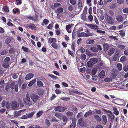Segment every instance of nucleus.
<instances>
[{
	"label": "nucleus",
	"instance_id": "obj_63",
	"mask_svg": "<svg viewBox=\"0 0 128 128\" xmlns=\"http://www.w3.org/2000/svg\"><path fill=\"white\" fill-rule=\"evenodd\" d=\"M68 10L70 11H72L73 10V6L72 5H70L69 6L68 8Z\"/></svg>",
	"mask_w": 128,
	"mask_h": 128
},
{
	"label": "nucleus",
	"instance_id": "obj_14",
	"mask_svg": "<svg viewBox=\"0 0 128 128\" xmlns=\"http://www.w3.org/2000/svg\"><path fill=\"white\" fill-rule=\"evenodd\" d=\"M105 76V72L104 71H102L99 74L98 76L101 78H103Z\"/></svg>",
	"mask_w": 128,
	"mask_h": 128
},
{
	"label": "nucleus",
	"instance_id": "obj_22",
	"mask_svg": "<svg viewBox=\"0 0 128 128\" xmlns=\"http://www.w3.org/2000/svg\"><path fill=\"white\" fill-rule=\"evenodd\" d=\"M36 82V80L35 79L32 80L28 84V86L29 87L31 86L32 85H33Z\"/></svg>",
	"mask_w": 128,
	"mask_h": 128
},
{
	"label": "nucleus",
	"instance_id": "obj_8",
	"mask_svg": "<svg viewBox=\"0 0 128 128\" xmlns=\"http://www.w3.org/2000/svg\"><path fill=\"white\" fill-rule=\"evenodd\" d=\"M34 76V74L32 73H30L27 75L26 77V80H28L32 78Z\"/></svg>",
	"mask_w": 128,
	"mask_h": 128
},
{
	"label": "nucleus",
	"instance_id": "obj_6",
	"mask_svg": "<svg viewBox=\"0 0 128 128\" xmlns=\"http://www.w3.org/2000/svg\"><path fill=\"white\" fill-rule=\"evenodd\" d=\"M54 110L56 111L62 112H64L65 110L64 107L61 106H59L55 108Z\"/></svg>",
	"mask_w": 128,
	"mask_h": 128
},
{
	"label": "nucleus",
	"instance_id": "obj_29",
	"mask_svg": "<svg viewBox=\"0 0 128 128\" xmlns=\"http://www.w3.org/2000/svg\"><path fill=\"white\" fill-rule=\"evenodd\" d=\"M16 50V49L14 48H12L9 50V53L10 54H14Z\"/></svg>",
	"mask_w": 128,
	"mask_h": 128
},
{
	"label": "nucleus",
	"instance_id": "obj_53",
	"mask_svg": "<svg viewBox=\"0 0 128 128\" xmlns=\"http://www.w3.org/2000/svg\"><path fill=\"white\" fill-rule=\"evenodd\" d=\"M81 57L82 59L83 60H85L86 58V56L84 54H82L81 55Z\"/></svg>",
	"mask_w": 128,
	"mask_h": 128
},
{
	"label": "nucleus",
	"instance_id": "obj_46",
	"mask_svg": "<svg viewBox=\"0 0 128 128\" xmlns=\"http://www.w3.org/2000/svg\"><path fill=\"white\" fill-rule=\"evenodd\" d=\"M86 54L87 55L89 56H92V54L91 53H90L89 50H86Z\"/></svg>",
	"mask_w": 128,
	"mask_h": 128
},
{
	"label": "nucleus",
	"instance_id": "obj_3",
	"mask_svg": "<svg viewBox=\"0 0 128 128\" xmlns=\"http://www.w3.org/2000/svg\"><path fill=\"white\" fill-rule=\"evenodd\" d=\"M12 109L14 110L17 108L19 107L18 104L16 101H13L11 105Z\"/></svg>",
	"mask_w": 128,
	"mask_h": 128
},
{
	"label": "nucleus",
	"instance_id": "obj_18",
	"mask_svg": "<svg viewBox=\"0 0 128 128\" xmlns=\"http://www.w3.org/2000/svg\"><path fill=\"white\" fill-rule=\"evenodd\" d=\"M35 113L36 111H34L32 112L29 114H27L28 118H32L33 117L34 114Z\"/></svg>",
	"mask_w": 128,
	"mask_h": 128
},
{
	"label": "nucleus",
	"instance_id": "obj_1",
	"mask_svg": "<svg viewBox=\"0 0 128 128\" xmlns=\"http://www.w3.org/2000/svg\"><path fill=\"white\" fill-rule=\"evenodd\" d=\"M24 103L26 105L30 106L32 105V102L31 101L29 94H27L26 98L24 99L23 100Z\"/></svg>",
	"mask_w": 128,
	"mask_h": 128
},
{
	"label": "nucleus",
	"instance_id": "obj_52",
	"mask_svg": "<svg viewBox=\"0 0 128 128\" xmlns=\"http://www.w3.org/2000/svg\"><path fill=\"white\" fill-rule=\"evenodd\" d=\"M10 60V58L7 57L5 58L4 60V62L6 63H9V62Z\"/></svg>",
	"mask_w": 128,
	"mask_h": 128
},
{
	"label": "nucleus",
	"instance_id": "obj_25",
	"mask_svg": "<svg viewBox=\"0 0 128 128\" xmlns=\"http://www.w3.org/2000/svg\"><path fill=\"white\" fill-rule=\"evenodd\" d=\"M94 118L98 122H100L101 121V118L98 115H95L94 116Z\"/></svg>",
	"mask_w": 128,
	"mask_h": 128
},
{
	"label": "nucleus",
	"instance_id": "obj_58",
	"mask_svg": "<svg viewBox=\"0 0 128 128\" xmlns=\"http://www.w3.org/2000/svg\"><path fill=\"white\" fill-rule=\"evenodd\" d=\"M66 114L68 116H70L73 115V112H68L66 113Z\"/></svg>",
	"mask_w": 128,
	"mask_h": 128
},
{
	"label": "nucleus",
	"instance_id": "obj_40",
	"mask_svg": "<svg viewBox=\"0 0 128 128\" xmlns=\"http://www.w3.org/2000/svg\"><path fill=\"white\" fill-rule=\"evenodd\" d=\"M8 53V51L6 50H4L2 51L1 54L2 56L5 55H6Z\"/></svg>",
	"mask_w": 128,
	"mask_h": 128
},
{
	"label": "nucleus",
	"instance_id": "obj_51",
	"mask_svg": "<svg viewBox=\"0 0 128 128\" xmlns=\"http://www.w3.org/2000/svg\"><path fill=\"white\" fill-rule=\"evenodd\" d=\"M126 59V57L125 56H123L120 59V61L122 62H125Z\"/></svg>",
	"mask_w": 128,
	"mask_h": 128
},
{
	"label": "nucleus",
	"instance_id": "obj_37",
	"mask_svg": "<svg viewBox=\"0 0 128 128\" xmlns=\"http://www.w3.org/2000/svg\"><path fill=\"white\" fill-rule=\"evenodd\" d=\"M112 79L111 78H105L104 79V81L106 82H109L112 81Z\"/></svg>",
	"mask_w": 128,
	"mask_h": 128
},
{
	"label": "nucleus",
	"instance_id": "obj_48",
	"mask_svg": "<svg viewBox=\"0 0 128 128\" xmlns=\"http://www.w3.org/2000/svg\"><path fill=\"white\" fill-rule=\"evenodd\" d=\"M38 16L36 14H35V17L32 18V20L34 21H37L38 20Z\"/></svg>",
	"mask_w": 128,
	"mask_h": 128
},
{
	"label": "nucleus",
	"instance_id": "obj_49",
	"mask_svg": "<svg viewBox=\"0 0 128 128\" xmlns=\"http://www.w3.org/2000/svg\"><path fill=\"white\" fill-rule=\"evenodd\" d=\"M3 9L6 12H8L9 11V10L8 8L6 6H4L3 7Z\"/></svg>",
	"mask_w": 128,
	"mask_h": 128
},
{
	"label": "nucleus",
	"instance_id": "obj_31",
	"mask_svg": "<svg viewBox=\"0 0 128 128\" xmlns=\"http://www.w3.org/2000/svg\"><path fill=\"white\" fill-rule=\"evenodd\" d=\"M43 112L42 111H39L36 114V116L37 118H39L41 116Z\"/></svg>",
	"mask_w": 128,
	"mask_h": 128
},
{
	"label": "nucleus",
	"instance_id": "obj_27",
	"mask_svg": "<svg viewBox=\"0 0 128 128\" xmlns=\"http://www.w3.org/2000/svg\"><path fill=\"white\" fill-rule=\"evenodd\" d=\"M62 119L63 121L64 122H66L64 124H66L68 120V118L66 116H63L62 117Z\"/></svg>",
	"mask_w": 128,
	"mask_h": 128
},
{
	"label": "nucleus",
	"instance_id": "obj_11",
	"mask_svg": "<svg viewBox=\"0 0 128 128\" xmlns=\"http://www.w3.org/2000/svg\"><path fill=\"white\" fill-rule=\"evenodd\" d=\"M56 39L55 38H50L48 39V42L50 44L55 43L56 41Z\"/></svg>",
	"mask_w": 128,
	"mask_h": 128
},
{
	"label": "nucleus",
	"instance_id": "obj_26",
	"mask_svg": "<svg viewBox=\"0 0 128 128\" xmlns=\"http://www.w3.org/2000/svg\"><path fill=\"white\" fill-rule=\"evenodd\" d=\"M94 64L90 60V61L88 62L87 63V65L89 67L92 66H93Z\"/></svg>",
	"mask_w": 128,
	"mask_h": 128
},
{
	"label": "nucleus",
	"instance_id": "obj_47",
	"mask_svg": "<svg viewBox=\"0 0 128 128\" xmlns=\"http://www.w3.org/2000/svg\"><path fill=\"white\" fill-rule=\"evenodd\" d=\"M123 12L125 14L128 13V8H126L122 10Z\"/></svg>",
	"mask_w": 128,
	"mask_h": 128
},
{
	"label": "nucleus",
	"instance_id": "obj_50",
	"mask_svg": "<svg viewBox=\"0 0 128 128\" xmlns=\"http://www.w3.org/2000/svg\"><path fill=\"white\" fill-rule=\"evenodd\" d=\"M45 122L46 124L48 126H49L50 124V121L48 120H46Z\"/></svg>",
	"mask_w": 128,
	"mask_h": 128
},
{
	"label": "nucleus",
	"instance_id": "obj_41",
	"mask_svg": "<svg viewBox=\"0 0 128 128\" xmlns=\"http://www.w3.org/2000/svg\"><path fill=\"white\" fill-rule=\"evenodd\" d=\"M15 82H12L10 84V87L13 90L14 88V87L15 85Z\"/></svg>",
	"mask_w": 128,
	"mask_h": 128
},
{
	"label": "nucleus",
	"instance_id": "obj_60",
	"mask_svg": "<svg viewBox=\"0 0 128 128\" xmlns=\"http://www.w3.org/2000/svg\"><path fill=\"white\" fill-rule=\"evenodd\" d=\"M70 99V98L66 97L64 98H61L62 100L65 101H68Z\"/></svg>",
	"mask_w": 128,
	"mask_h": 128
},
{
	"label": "nucleus",
	"instance_id": "obj_62",
	"mask_svg": "<svg viewBox=\"0 0 128 128\" xmlns=\"http://www.w3.org/2000/svg\"><path fill=\"white\" fill-rule=\"evenodd\" d=\"M6 108L8 109L10 107V103L9 102H7L6 104Z\"/></svg>",
	"mask_w": 128,
	"mask_h": 128
},
{
	"label": "nucleus",
	"instance_id": "obj_36",
	"mask_svg": "<svg viewBox=\"0 0 128 128\" xmlns=\"http://www.w3.org/2000/svg\"><path fill=\"white\" fill-rule=\"evenodd\" d=\"M9 63H6L4 62V63L2 64V66L4 68H7L9 66Z\"/></svg>",
	"mask_w": 128,
	"mask_h": 128
},
{
	"label": "nucleus",
	"instance_id": "obj_7",
	"mask_svg": "<svg viewBox=\"0 0 128 128\" xmlns=\"http://www.w3.org/2000/svg\"><path fill=\"white\" fill-rule=\"evenodd\" d=\"M116 20L118 22H121L123 20V18L121 15H118L116 16Z\"/></svg>",
	"mask_w": 128,
	"mask_h": 128
},
{
	"label": "nucleus",
	"instance_id": "obj_20",
	"mask_svg": "<svg viewBox=\"0 0 128 128\" xmlns=\"http://www.w3.org/2000/svg\"><path fill=\"white\" fill-rule=\"evenodd\" d=\"M103 46L104 51L106 52L109 48V46L106 44L104 43L103 44Z\"/></svg>",
	"mask_w": 128,
	"mask_h": 128
},
{
	"label": "nucleus",
	"instance_id": "obj_57",
	"mask_svg": "<svg viewBox=\"0 0 128 128\" xmlns=\"http://www.w3.org/2000/svg\"><path fill=\"white\" fill-rule=\"evenodd\" d=\"M49 22L48 20L47 19H44L43 21V23L45 25H47Z\"/></svg>",
	"mask_w": 128,
	"mask_h": 128
},
{
	"label": "nucleus",
	"instance_id": "obj_64",
	"mask_svg": "<svg viewBox=\"0 0 128 128\" xmlns=\"http://www.w3.org/2000/svg\"><path fill=\"white\" fill-rule=\"evenodd\" d=\"M14 88H15V90L16 91V92H18V84L16 85L15 86Z\"/></svg>",
	"mask_w": 128,
	"mask_h": 128
},
{
	"label": "nucleus",
	"instance_id": "obj_17",
	"mask_svg": "<svg viewBox=\"0 0 128 128\" xmlns=\"http://www.w3.org/2000/svg\"><path fill=\"white\" fill-rule=\"evenodd\" d=\"M90 50L91 51L94 52H97L98 51V48L95 47H91Z\"/></svg>",
	"mask_w": 128,
	"mask_h": 128
},
{
	"label": "nucleus",
	"instance_id": "obj_13",
	"mask_svg": "<svg viewBox=\"0 0 128 128\" xmlns=\"http://www.w3.org/2000/svg\"><path fill=\"white\" fill-rule=\"evenodd\" d=\"M28 26L32 30H36L37 29V28L34 24H32L28 25Z\"/></svg>",
	"mask_w": 128,
	"mask_h": 128
},
{
	"label": "nucleus",
	"instance_id": "obj_39",
	"mask_svg": "<svg viewBox=\"0 0 128 128\" xmlns=\"http://www.w3.org/2000/svg\"><path fill=\"white\" fill-rule=\"evenodd\" d=\"M37 85L39 86H43L44 84L41 82L39 81L37 82Z\"/></svg>",
	"mask_w": 128,
	"mask_h": 128
},
{
	"label": "nucleus",
	"instance_id": "obj_2",
	"mask_svg": "<svg viewBox=\"0 0 128 128\" xmlns=\"http://www.w3.org/2000/svg\"><path fill=\"white\" fill-rule=\"evenodd\" d=\"M105 16L106 19L108 24H112L114 23V20L113 18L109 16V15L107 14H106Z\"/></svg>",
	"mask_w": 128,
	"mask_h": 128
},
{
	"label": "nucleus",
	"instance_id": "obj_24",
	"mask_svg": "<svg viewBox=\"0 0 128 128\" xmlns=\"http://www.w3.org/2000/svg\"><path fill=\"white\" fill-rule=\"evenodd\" d=\"M26 110H22L19 111L18 112H15V115L16 116H18L20 115V113L22 112H24Z\"/></svg>",
	"mask_w": 128,
	"mask_h": 128
},
{
	"label": "nucleus",
	"instance_id": "obj_5",
	"mask_svg": "<svg viewBox=\"0 0 128 128\" xmlns=\"http://www.w3.org/2000/svg\"><path fill=\"white\" fill-rule=\"evenodd\" d=\"M79 124L81 127L86 126V122L84 121L83 118L80 119L78 121Z\"/></svg>",
	"mask_w": 128,
	"mask_h": 128
},
{
	"label": "nucleus",
	"instance_id": "obj_33",
	"mask_svg": "<svg viewBox=\"0 0 128 128\" xmlns=\"http://www.w3.org/2000/svg\"><path fill=\"white\" fill-rule=\"evenodd\" d=\"M117 67L118 70L120 71H121L122 69V65L120 64H117Z\"/></svg>",
	"mask_w": 128,
	"mask_h": 128
},
{
	"label": "nucleus",
	"instance_id": "obj_32",
	"mask_svg": "<svg viewBox=\"0 0 128 128\" xmlns=\"http://www.w3.org/2000/svg\"><path fill=\"white\" fill-rule=\"evenodd\" d=\"M63 12V9L62 8H59L57 10L56 12L59 13H62Z\"/></svg>",
	"mask_w": 128,
	"mask_h": 128
},
{
	"label": "nucleus",
	"instance_id": "obj_28",
	"mask_svg": "<svg viewBox=\"0 0 128 128\" xmlns=\"http://www.w3.org/2000/svg\"><path fill=\"white\" fill-rule=\"evenodd\" d=\"M119 54H116L114 56L113 58V60L115 62L117 60L118 58Z\"/></svg>",
	"mask_w": 128,
	"mask_h": 128
},
{
	"label": "nucleus",
	"instance_id": "obj_16",
	"mask_svg": "<svg viewBox=\"0 0 128 128\" xmlns=\"http://www.w3.org/2000/svg\"><path fill=\"white\" fill-rule=\"evenodd\" d=\"M115 51V49L114 48H111L108 52V54L110 56H111L114 53Z\"/></svg>",
	"mask_w": 128,
	"mask_h": 128
},
{
	"label": "nucleus",
	"instance_id": "obj_56",
	"mask_svg": "<svg viewBox=\"0 0 128 128\" xmlns=\"http://www.w3.org/2000/svg\"><path fill=\"white\" fill-rule=\"evenodd\" d=\"M123 70L125 72L128 71V65H126L124 68Z\"/></svg>",
	"mask_w": 128,
	"mask_h": 128
},
{
	"label": "nucleus",
	"instance_id": "obj_55",
	"mask_svg": "<svg viewBox=\"0 0 128 128\" xmlns=\"http://www.w3.org/2000/svg\"><path fill=\"white\" fill-rule=\"evenodd\" d=\"M70 3L72 5H75L76 4V1L75 0H70Z\"/></svg>",
	"mask_w": 128,
	"mask_h": 128
},
{
	"label": "nucleus",
	"instance_id": "obj_4",
	"mask_svg": "<svg viewBox=\"0 0 128 128\" xmlns=\"http://www.w3.org/2000/svg\"><path fill=\"white\" fill-rule=\"evenodd\" d=\"M30 98L34 102H36L39 98L40 97L37 95L33 94L30 96Z\"/></svg>",
	"mask_w": 128,
	"mask_h": 128
},
{
	"label": "nucleus",
	"instance_id": "obj_19",
	"mask_svg": "<svg viewBox=\"0 0 128 128\" xmlns=\"http://www.w3.org/2000/svg\"><path fill=\"white\" fill-rule=\"evenodd\" d=\"M90 60L94 64L97 63L98 62V60L96 58H91Z\"/></svg>",
	"mask_w": 128,
	"mask_h": 128
},
{
	"label": "nucleus",
	"instance_id": "obj_44",
	"mask_svg": "<svg viewBox=\"0 0 128 128\" xmlns=\"http://www.w3.org/2000/svg\"><path fill=\"white\" fill-rule=\"evenodd\" d=\"M18 104L19 103L20 105V106L21 107H23L24 106V104L22 101L20 99H18Z\"/></svg>",
	"mask_w": 128,
	"mask_h": 128
},
{
	"label": "nucleus",
	"instance_id": "obj_30",
	"mask_svg": "<svg viewBox=\"0 0 128 128\" xmlns=\"http://www.w3.org/2000/svg\"><path fill=\"white\" fill-rule=\"evenodd\" d=\"M55 116L61 120L62 118V114L60 113H56L55 114Z\"/></svg>",
	"mask_w": 128,
	"mask_h": 128
},
{
	"label": "nucleus",
	"instance_id": "obj_61",
	"mask_svg": "<svg viewBox=\"0 0 128 128\" xmlns=\"http://www.w3.org/2000/svg\"><path fill=\"white\" fill-rule=\"evenodd\" d=\"M53 25L52 24H50L48 26V28L50 30H51L53 27Z\"/></svg>",
	"mask_w": 128,
	"mask_h": 128
},
{
	"label": "nucleus",
	"instance_id": "obj_45",
	"mask_svg": "<svg viewBox=\"0 0 128 128\" xmlns=\"http://www.w3.org/2000/svg\"><path fill=\"white\" fill-rule=\"evenodd\" d=\"M61 6V4L58 3H56L54 4V7L55 8L60 7Z\"/></svg>",
	"mask_w": 128,
	"mask_h": 128
},
{
	"label": "nucleus",
	"instance_id": "obj_15",
	"mask_svg": "<svg viewBox=\"0 0 128 128\" xmlns=\"http://www.w3.org/2000/svg\"><path fill=\"white\" fill-rule=\"evenodd\" d=\"M92 114V111L90 110L89 112H87L84 115V116L86 118L91 116Z\"/></svg>",
	"mask_w": 128,
	"mask_h": 128
},
{
	"label": "nucleus",
	"instance_id": "obj_54",
	"mask_svg": "<svg viewBox=\"0 0 128 128\" xmlns=\"http://www.w3.org/2000/svg\"><path fill=\"white\" fill-rule=\"evenodd\" d=\"M28 118L27 114H26L25 115H24L21 118V119H25Z\"/></svg>",
	"mask_w": 128,
	"mask_h": 128
},
{
	"label": "nucleus",
	"instance_id": "obj_12",
	"mask_svg": "<svg viewBox=\"0 0 128 128\" xmlns=\"http://www.w3.org/2000/svg\"><path fill=\"white\" fill-rule=\"evenodd\" d=\"M102 118L103 120V124L105 125L106 124L107 122V118L106 116L104 115L102 116Z\"/></svg>",
	"mask_w": 128,
	"mask_h": 128
},
{
	"label": "nucleus",
	"instance_id": "obj_42",
	"mask_svg": "<svg viewBox=\"0 0 128 128\" xmlns=\"http://www.w3.org/2000/svg\"><path fill=\"white\" fill-rule=\"evenodd\" d=\"M82 1L80 0L79 2H78V8L80 9L82 8Z\"/></svg>",
	"mask_w": 128,
	"mask_h": 128
},
{
	"label": "nucleus",
	"instance_id": "obj_21",
	"mask_svg": "<svg viewBox=\"0 0 128 128\" xmlns=\"http://www.w3.org/2000/svg\"><path fill=\"white\" fill-rule=\"evenodd\" d=\"M118 47L120 49L123 50H124L126 49L125 46L123 45H119L118 46Z\"/></svg>",
	"mask_w": 128,
	"mask_h": 128
},
{
	"label": "nucleus",
	"instance_id": "obj_10",
	"mask_svg": "<svg viewBox=\"0 0 128 128\" xmlns=\"http://www.w3.org/2000/svg\"><path fill=\"white\" fill-rule=\"evenodd\" d=\"M78 36L79 37H88V36H87V34L84 32H82L78 34Z\"/></svg>",
	"mask_w": 128,
	"mask_h": 128
},
{
	"label": "nucleus",
	"instance_id": "obj_59",
	"mask_svg": "<svg viewBox=\"0 0 128 128\" xmlns=\"http://www.w3.org/2000/svg\"><path fill=\"white\" fill-rule=\"evenodd\" d=\"M76 121L77 120L76 118H73L72 120V123L76 124Z\"/></svg>",
	"mask_w": 128,
	"mask_h": 128
},
{
	"label": "nucleus",
	"instance_id": "obj_34",
	"mask_svg": "<svg viewBox=\"0 0 128 128\" xmlns=\"http://www.w3.org/2000/svg\"><path fill=\"white\" fill-rule=\"evenodd\" d=\"M51 46L54 48L57 49L58 48V44L54 43L51 45Z\"/></svg>",
	"mask_w": 128,
	"mask_h": 128
},
{
	"label": "nucleus",
	"instance_id": "obj_9",
	"mask_svg": "<svg viewBox=\"0 0 128 128\" xmlns=\"http://www.w3.org/2000/svg\"><path fill=\"white\" fill-rule=\"evenodd\" d=\"M88 26L89 28H90L91 29H94V30H98L99 29L98 26L96 25L92 24H88Z\"/></svg>",
	"mask_w": 128,
	"mask_h": 128
},
{
	"label": "nucleus",
	"instance_id": "obj_43",
	"mask_svg": "<svg viewBox=\"0 0 128 128\" xmlns=\"http://www.w3.org/2000/svg\"><path fill=\"white\" fill-rule=\"evenodd\" d=\"M12 40L10 38H8L6 40L5 42L7 44H8L11 42Z\"/></svg>",
	"mask_w": 128,
	"mask_h": 128
},
{
	"label": "nucleus",
	"instance_id": "obj_38",
	"mask_svg": "<svg viewBox=\"0 0 128 128\" xmlns=\"http://www.w3.org/2000/svg\"><path fill=\"white\" fill-rule=\"evenodd\" d=\"M48 76H49L52 78L53 79L56 80L58 79V77H56V76L52 74H48Z\"/></svg>",
	"mask_w": 128,
	"mask_h": 128
},
{
	"label": "nucleus",
	"instance_id": "obj_35",
	"mask_svg": "<svg viewBox=\"0 0 128 128\" xmlns=\"http://www.w3.org/2000/svg\"><path fill=\"white\" fill-rule=\"evenodd\" d=\"M98 70V68H95L92 70V74L93 75H95L97 72Z\"/></svg>",
	"mask_w": 128,
	"mask_h": 128
},
{
	"label": "nucleus",
	"instance_id": "obj_23",
	"mask_svg": "<svg viewBox=\"0 0 128 128\" xmlns=\"http://www.w3.org/2000/svg\"><path fill=\"white\" fill-rule=\"evenodd\" d=\"M95 43V41L93 40H88L86 42V44H94Z\"/></svg>",
	"mask_w": 128,
	"mask_h": 128
}]
</instances>
